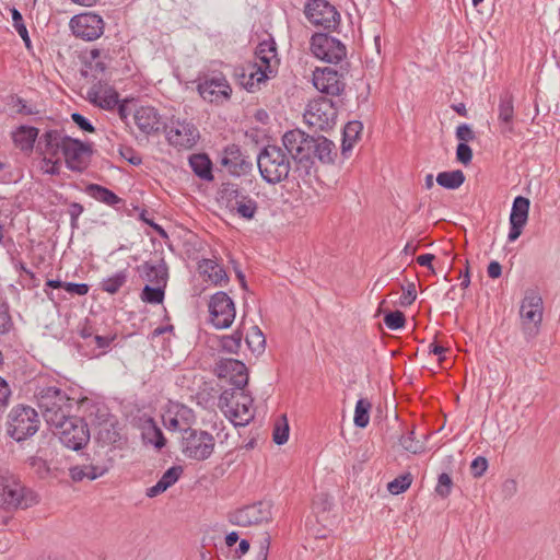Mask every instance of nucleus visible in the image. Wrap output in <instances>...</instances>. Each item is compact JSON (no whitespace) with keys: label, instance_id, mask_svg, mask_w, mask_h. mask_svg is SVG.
<instances>
[{"label":"nucleus","instance_id":"obj_34","mask_svg":"<svg viewBox=\"0 0 560 560\" xmlns=\"http://www.w3.org/2000/svg\"><path fill=\"white\" fill-rule=\"evenodd\" d=\"M85 192L96 201L110 207L124 203V199L118 197L113 190L98 184L86 185Z\"/></svg>","mask_w":560,"mask_h":560},{"label":"nucleus","instance_id":"obj_41","mask_svg":"<svg viewBox=\"0 0 560 560\" xmlns=\"http://www.w3.org/2000/svg\"><path fill=\"white\" fill-rule=\"evenodd\" d=\"M372 405L366 398H360L355 404L353 422L357 428L364 429L370 422Z\"/></svg>","mask_w":560,"mask_h":560},{"label":"nucleus","instance_id":"obj_29","mask_svg":"<svg viewBox=\"0 0 560 560\" xmlns=\"http://www.w3.org/2000/svg\"><path fill=\"white\" fill-rule=\"evenodd\" d=\"M98 423L95 440L103 446L115 445L120 440L118 421L109 413Z\"/></svg>","mask_w":560,"mask_h":560},{"label":"nucleus","instance_id":"obj_26","mask_svg":"<svg viewBox=\"0 0 560 560\" xmlns=\"http://www.w3.org/2000/svg\"><path fill=\"white\" fill-rule=\"evenodd\" d=\"M514 98L511 92L504 91L500 94L498 105V120L500 132L505 138L515 133L514 129Z\"/></svg>","mask_w":560,"mask_h":560},{"label":"nucleus","instance_id":"obj_19","mask_svg":"<svg viewBox=\"0 0 560 560\" xmlns=\"http://www.w3.org/2000/svg\"><path fill=\"white\" fill-rule=\"evenodd\" d=\"M163 132L168 144L178 149H191L200 137L197 127L185 120H177L171 127L165 124Z\"/></svg>","mask_w":560,"mask_h":560},{"label":"nucleus","instance_id":"obj_32","mask_svg":"<svg viewBox=\"0 0 560 560\" xmlns=\"http://www.w3.org/2000/svg\"><path fill=\"white\" fill-rule=\"evenodd\" d=\"M183 472L184 469L179 465L170 467L154 486L147 489V497L154 498L165 492L168 488L178 481Z\"/></svg>","mask_w":560,"mask_h":560},{"label":"nucleus","instance_id":"obj_3","mask_svg":"<svg viewBox=\"0 0 560 560\" xmlns=\"http://www.w3.org/2000/svg\"><path fill=\"white\" fill-rule=\"evenodd\" d=\"M257 165L261 178L271 185L288 179L291 171L289 155L278 145H266L257 155Z\"/></svg>","mask_w":560,"mask_h":560},{"label":"nucleus","instance_id":"obj_52","mask_svg":"<svg viewBox=\"0 0 560 560\" xmlns=\"http://www.w3.org/2000/svg\"><path fill=\"white\" fill-rule=\"evenodd\" d=\"M14 327L10 306L7 302H0V335L9 334Z\"/></svg>","mask_w":560,"mask_h":560},{"label":"nucleus","instance_id":"obj_36","mask_svg":"<svg viewBox=\"0 0 560 560\" xmlns=\"http://www.w3.org/2000/svg\"><path fill=\"white\" fill-rule=\"evenodd\" d=\"M255 57L260 62L258 67L265 71L271 72V60L277 57V47L273 39L262 40L255 49Z\"/></svg>","mask_w":560,"mask_h":560},{"label":"nucleus","instance_id":"obj_59","mask_svg":"<svg viewBox=\"0 0 560 560\" xmlns=\"http://www.w3.org/2000/svg\"><path fill=\"white\" fill-rule=\"evenodd\" d=\"M488 468V460L483 456L476 457L470 464V471L474 477H481Z\"/></svg>","mask_w":560,"mask_h":560},{"label":"nucleus","instance_id":"obj_63","mask_svg":"<svg viewBox=\"0 0 560 560\" xmlns=\"http://www.w3.org/2000/svg\"><path fill=\"white\" fill-rule=\"evenodd\" d=\"M271 544V538L269 534H266L259 541V551L256 556V560H267L269 548Z\"/></svg>","mask_w":560,"mask_h":560},{"label":"nucleus","instance_id":"obj_7","mask_svg":"<svg viewBox=\"0 0 560 560\" xmlns=\"http://www.w3.org/2000/svg\"><path fill=\"white\" fill-rule=\"evenodd\" d=\"M37 411L24 405L11 409L8 416L7 433L16 442H23L33 436L39 429Z\"/></svg>","mask_w":560,"mask_h":560},{"label":"nucleus","instance_id":"obj_50","mask_svg":"<svg viewBox=\"0 0 560 560\" xmlns=\"http://www.w3.org/2000/svg\"><path fill=\"white\" fill-rule=\"evenodd\" d=\"M399 444L408 452L418 454L423 451V444L420 441H416L415 431L410 430L399 439Z\"/></svg>","mask_w":560,"mask_h":560},{"label":"nucleus","instance_id":"obj_15","mask_svg":"<svg viewBox=\"0 0 560 560\" xmlns=\"http://www.w3.org/2000/svg\"><path fill=\"white\" fill-rule=\"evenodd\" d=\"M208 308L210 323L217 329L231 327L235 319L236 311L233 300L226 292H215L210 298Z\"/></svg>","mask_w":560,"mask_h":560},{"label":"nucleus","instance_id":"obj_48","mask_svg":"<svg viewBox=\"0 0 560 560\" xmlns=\"http://www.w3.org/2000/svg\"><path fill=\"white\" fill-rule=\"evenodd\" d=\"M411 482L412 475L410 472H406L389 481L387 485V490L392 494L397 495L404 493L411 486Z\"/></svg>","mask_w":560,"mask_h":560},{"label":"nucleus","instance_id":"obj_13","mask_svg":"<svg viewBox=\"0 0 560 560\" xmlns=\"http://www.w3.org/2000/svg\"><path fill=\"white\" fill-rule=\"evenodd\" d=\"M312 54L327 62L337 65L347 57V47L338 38L328 33H315L310 40Z\"/></svg>","mask_w":560,"mask_h":560},{"label":"nucleus","instance_id":"obj_54","mask_svg":"<svg viewBox=\"0 0 560 560\" xmlns=\"http://www.w3.org/2000/svg\"><path fill=\"white\" fill-rule=\"evenodd\" d=\"M456 160L464 165L470 164L472 160V150L467 143L459 142L457 144Z\"/></svg>","mask_w":560,"mask_h":560},{"label":"nucleus","instance_id":"obj_40","mask_svg":"<svg viewBox=\"0 0 560 560\" xmlns=\"http://www.w3.org/2000/svg\"><path fill=\"white\" fill-rule=\"evenodd\" d=\"M465 179L466 177L462 170L441 172L436 176V183L441 187L450 190L459 188L464 184Z\"/></svg>","mask_w":560,"mask_h":560},{"label":"nucleus","instance_id":"obj_60","mask_svg":"<svg viewBox=\"0 0 560 560\" xmlns=\"http://www.w3.org/2000/svg\"><path fill=\"white\" fill-rule=\"evenodd\" d=\"M72 121L85 132H94L95 128L92 122L80 113L71 114Z\"/></svg>","mask_w":560,"mask_h":560},{"label":"nucleus","instance_id":"obj_51","mask_svg":"<svg viewBox=\"0 0 560 560\" xmlns=\"http://www.w3.org/2000/svg\"><path fill=\"white\" fill-rule=\"evenodd\" d=\"M453 486L452 477L447 472H442L438 477L435 493L442 499H446L451 494Z\"/></svg>","mask_w":560,"mask_h":560},{"label":"nucleus","instance_id":"obj_12","mask_svg":"<svg viewBox=\"0 0 560 560\" xmlns=\"http://www.w3.org/2000/svg\"><path fill=\"white\" fill-rule=\"evenodd\" d=\"M199 95L209 103L222 104L230 100L232 88L222 72L212 71L197 79Z\"/></svg>","mask_w":560,"mask_h":560},{"label":"nucleus","instance_id":"obj_46","mask_svg":"<svg viewBox=\"0 0 560 560\" xmlns=\"http://www.w3.org/2000/svg\"><path fill=\"white\" fill-rule=\"evenodd\" d=\"M148 423L149 425L145 429L144 435L151 436L149 438V442L152 443L158 450L163 448L166 444V439L162 430L156 425L152 418L148 420Z\"/></svg>","mask_w":560,"mask_h":560},{"label":"nucleus","instance_id":"obj_49","mask_svg":"<svg viewBox=\"0 0 560 560\" xmlns=\"http://www.w3.org/2000/svg\"><path fill=\"white\" fill-rule=\"evenodd\" d=\"M384 324L390 330H398L405 327L406 316L401 311H389L384 315Z\"/></svg>","mask_w":560,"mask_h":560},{"label":"nucleus","instance_id":"obj_18","mask_svg":"<svg viewBox=\"0 0 560 560\" xmlns=\"http://www.w3.org/2000/svg\"><path fill=\"white\" fill-rule=\"evenodd\" d=\"M343 71L348 72V68L341 66V72L330 68H316L313 71V85L326 95L339 96L345 91Z\"/></svg>","mask_w":560,"mask_h":560},{"label":"nucleus","instance_id":"obj_8","mask_svg":"<svg viewBox=\"0 0 560 560\" xmlns=\"http://www.w3.org/2000/svg\"><path fill=\"white\" fill-rule=\"evenodd\" d=\"M182 432L180 450L185 457L201 462L212 455L215 440L211 433L192 428L183 429Z\"/></svg>","mask_w":560,"mask_h":560},{"label":"nucleus","instance_id":"obj_55","mask_svg":"<svg viewBox=\"0 0 560 560\" xmlns=\"http://www.w3.org/2000/svg\"><path fill=\"white\" fill-rule=\"evenodd\" d=\"M404 293L400 296L399 304L404 307L411 305L416 298H417V291H416V284L413 282L408 283L407 288H404Z\"/></svg>","mask_w":560,"mask_h":560},{"label":"nucleus","instance_id":"obj_17","mask_svg":"<svg viewBox=\"0 0 560 560\" xmlns=\"http://www.w3.org/2000/svg\"><path fill=\"white\" fill-rule=\"evenodd\" d=\"M70 27L75 37L92 42L103 35L105 22L100 14L85 12L71 18Z\"/></svg>","mask_w":560,"mask_h":560},{"label":"nucleus","instance_id":"obj_22","mask_svg":"<svg viewBox=\"0 0 560 560\" xmlns=\"http://www.w3.org/2000/svg\"><path fill=\"white\" fill-rule=\"evenodd\" d=\"M70 139L71 137L66 135L63 129H47L39 136L36 151L40 155L58 156L62 154Z\"/></svg>","mask_w":560,"mask_h":560},{"label":"nucleus","instance_id":"obj_14","mask_svg":"<svg viewBox=\"0 0 560 560\" xmlns=\"http://www.w3.org/2000/svg\"><path fill=\"white\" fill-rule=\"evenodd\" d=\"M304 13L313 25L328 32L335 31L340 24V13L327 0H307Z\"/></svg>","mask_w":560,"mask_h":560},{"label":"nucleus","instance_id":"obj_10","mask_svg":"<svg viewBox=\"0 0 560 560\" xmlns=\"http://www.w3.org/2000/svg\"><path fill=\"white\" fill-rule=\"evenodd\" d=\"M303 116L310 127H314L319 131H328L337 122L338 109L332 100L326 96H318L308 103Z\"/></svg>","mask_w":560,"mask_h":560},{"label":"nucleus","instance_id":"obj_25","mask_svg":"<svg viewBox=\"0 0 560 560\" xmlns=\"http://www.w3.org/2000/svg\"><path fill=\"white\" fill-rule=\"evenodd\" d=\"M220 163L234 176L245 175L253 167V163L243 155L240 145L234 143L224 148Z\"/></svg>","mask_w":560,"mask_h":560},{"label":"nucleus","instance_id":"obj_31","mask_svg":"<svg viewBox=\"0 0 560 560\" xmlns=\"http://www.w3.org/2000/svg\"><path fill=\"white\" fill-rule=\"evenodd\" d=\"M139 276L153 284H167V266L161 260L160 265H154L150 261H144L142 265L137 266Z\"/></svg>","mask_w":560,"mask_h":560},{"label":"nucleus","instance_id":"obj_1","mask_svg":"<svg viewBox=\"0 0 560 560\" xmlns=\"http://www.w3.org/2000/svg\"><path fill=\"white\" fill-rule=\"evenodd\" d=\"M282 143L295 162L294 172L301 178L316 173L315 159L322 164H334L337 156L335 143L324 136H310L300 129L287 131Z\"/></svg>","mask_w":560,"mask_h":560},{"label":"nucleus","instance_id":"obj_24","mask_svg":"<svg viewBox=\"0 0 560 560\" xmlns=\"http://www.w3.org/2000/svg\"><path fill=\"white\" fill-rule=\"evenodd\" d=\"M135 124L145 136L156 135L165 128V122L153 106H141L133 113Z\"/></svg>","mask_w":560,"mask_h":560},{"label":"nucleus","instance_id":"obj_21","mask_svg":"<svg viewBox=\"0 0 560 560\" xmlns=\"http://www.w3.org/2000/svg\"><path fill=\"white\" fill-rule=\"evenodd\" d=\"M214 372L219 378H229L233 388L243 389L248 384V370L244 362L236 359H221Z\"/></svg>","mask_w":560,"mask_h":560},{"label":"nucleus","instance_id":"obj_5","mask_svg":"<svg viewBox=\"0 0 560 560\" xmlns=\"http://www.w3.org/2000/svg\"><path fill=\"white\" fill-rule=\"evenodd\" d=\"M50 428L60 443L71 451L82 450L90 441L91 435L86 421L73 413L63 420L60 419Z\"/></svg>","mask_w":560,"mask_h":560},{"label":"nucleus","instance_id":"obj_53","mask_svg":"<svg viewBox=\"0 0 560 560\" xmlns=\"http://www.w3.org/2000/svg\"><path fill=\"white\" fill-rule=\"evenodd\" d=\"M118 152L124 160L133 166H139L142 163L141 155L132 147L120 145Z\"/></svg>","mask_w":560,"mask_h":560},{"label":"nucleus","instance_id":"obj_35","mask_svg":"<svg viewBox=\"0 0 560 560\" xmlns=\"http://www.w3.org/2000/svg\"><path fill=\"white\" fill-rule=\"evenodd\" d=\"M189 165L200 179L206 182L213 180L212 162L209 156L205 153L192 154L189 158Z\"/></svg>","mask_w":560,"mask_h":560},{"label":"nucleus","instance_id":"obj_16","mask_svg":"<svg viewBox=\"0 0 560 560\" xmlns=\"http://www.w3.org/2000/svg\"><path fill=\"white\" fill-rule=\"evenodd\" d=\"M68 142L62 152L66 167L74 173H84L94 152L92 143L72 137Z\"/></svg>","mask_w":560,"mask_h":560},{"label":"nucleus","instance_id":"obj_2","mask_svg":"<svg viewBox=\"0 0 560 560\" xmlns=\"http://www.w3.org/2000/svg\"><path fill=\"white\" fill-rule=\"evenodd\" d=\"M34 398L47 424H56L60 419L73 413L77 401L66 390L56 385L38 386Z\"/></svg>","mask_w":560,"mask_h":560},{"label":"nucleus","instance_id":"obj_4","mask_svg":"<svg viewBox=\"0 0 560 560\" xmlns=\"http://www.w3.org/2000/svg\"><path fill=\"white\" fill-rule=\"evenodd\" d=\"M253 402V397L244 388H228L219 396L218 406L235 427H245L254 419Z\"/></svg>","mask_w":560,"mask_h":560},{"label":"nucleus","instance_id":"obj_27","mask_svg":"<svg viewBox=\"0 0 560 560\" xmlns=\"http://www.w3.org/2000/svg\"><path fill=\"white\" fill-rule=\"evenodd\" d=\"M86 100L94 106L102 109L113 110L119 103V94L112 86L106 88L104 92H102V84L100 80L89 89Z\"/></svg>","mask_w":560,"mask_h":560},{"label":"nucleus","instance_id":"obj_47","mask_svg":"<svg viewBox=\"0 0 560 560\" xmlns=\"http://www.w3.org/2000/svg\"><path fill=\"white\" fill-rule=\"evenodd\" d=\"M289 424L287 420V416L282 415L276 422L272 440L276 444L282 445L288 442L289 439Z\"/></svg>","mask_w":560,"mask_h":560},{"label":"nucleus","instance_id":"obj_43","mask_svg":"<svg viewBox=\"0 0 560 560\" xmlns=\"http://www.w3.org/2000/svg\"><path fill=\"white\" fill-rule=\"evenodd\" d=\"M246 345L253 353H261L265 350L266 338L258 326H253L245 337Z\"/></svg>","mask_w":560,"mask_h":560},{"label":"nucleus","instance_id":"obj_56","mask_svg":"<svg viewBox=\"0 0 560 560\" xmlns=\"http://www.w3.org/2000/svg\"><path fill=\"white\" fill-rule=\"evenodd\" d=\"M456 138L464 143L475 140L476 135L471 127L467 124H462L456 128Z\"/></svg>","mask_w":560,"mask_h":560},{"label":"nucleus","instance_id":"obj_11","mask_svg":"<svg viewBox=\"0 0 560 560\" xmlns=\"http://www.w3.org/2000/svg\"><path fill=\"white\" fill-rule=\"evenodd\" d=\"M271 501L261 500L228 513V521L235 526H256L272 521Z\"/></svg>","mask_w":560,"mask_h":560},{"label":"nucleus","instance_id":"obj_33","mask_svg":"<svg viewBox=\"0 0 560 560\" xmlns=\"http://www.w3.org/2000/svg\"><path fill=\"white\" fill-rule=\"evenodd\" d=\"M199 270L214 285H225L229 282V276L224 267L215 260L202 259L199 262Z\"/></svg>","mask_w":560,"mask_h":560},{"label":"nucleus","instance_id":"obj_58","mask_svg":"<svg viewBox=\"0 0 560 560\" xmlns=\"http://www.w3.org/2000/svg\"><path fill=\"white\" fill-rule=\"evenodd\" d=\"M116 339V335H108V336H102L98 335L97 331L94 334L91 341L88 342V345H91L92 342L95 343L96 348L100 350H106L109 348L112 342Z\"/></svg>","mask_w":560,"mask_h":560},{"label":"nucleus","instance_id":"obj_44","mask_svg":"<svg viewBox=\"0 0 560 560\" xmlns=\"http://www.w3.org/2000/svg\"><path fill=\"white\" fill-rule=\"evenodd\" d=\"M145 284L141 291L140 298L143 302L149 304H160L163 302L165 296V288L163 284Z\"/></svg>","mask_w":560,"mask_h":560},{"label":"nucleus","instance_id":"obj_37","mask_svg":"<svg viewBox=\"0 0 560 560\" xmlns=\"http://www.w3.org/2000/svg\"><path fill=\"white\" fill-rule=\"evenodd\" d=\"M363 125L359 120L347 122L342 131L341 154L347 158V153L352 150L353 144L359 139Z\"/></svg>","mask_w":560,"mask_h":560},{"label":"nucleus","instance_id":"obj_64","mask_svg":"<svg viewBox=\"0 0 560 560\" xmlns=\"http://www.w3.org/2000/svg\"><path fill=\"white\" fill-rule=\"evenodd\" d=\"M27 463L31 467L35 468L37 472L48 471L47 462L39 456H31L27 458Z\"/></svg>","mask_w":560,"mask_h":560},{"label":"nucleus","instance_id":"obj_62","mask_svg":"<svg viewBox=\"0 0 560 560\" xmlns=\"http://www.w3.org/2000/svg\"><path fill=\"white\" fill-rule=\"evenodd\" d=\"M65 290L70 294L85 295L90 287L86 283L66 282Z\"/></svg>","mask_w":560,"mask_h":560},{"label":"nucleus","instance_id":"obj_28","mask_svg":"<svg viewBox=\"0 0 560 560\" xmlns=\"http://www.w3.org/2000/svg\"><path fill=\"white\" fill-rule=\"evenodd\" d=\"M109 470L107 460H96L90 464L77 465L69 469L71 479L75 482L83 479L95 480L104 476Z\"/></svg>","mask_w":560,"mask_h":560},{"label":"nucleus","instance_id":"obj_57","mask_svg":"<svg viewBox=\"0 0 560 560\" xmlns=\"http://www.w3.org/2000/svg\"><path fill=\"white\" fill-rule=\"evenodd\" d=\"M84 207L79 202H71L68 208V213L70 215V225L71 228L78 229L79 228V217L83 213Z\"/></svg>","mask_w":560,"mask_h":560},{"label":"nucleus","instance_id":"obj_20","mask_svg":"<svg viewBox=\"0 0 560 560\" xmlns=\"http://www.w3.org/2000/svg\"><path fill=\"white\" fill-rule=\"evenodd\" d=\"M542 299L535 290L526 292L521 304V317L524 322L533 323L534 328H524V332L529 337H534L538 332V328L542 320Z\"/></svg>","mask_w":560,"mask_h":560},{"label":"nucleus","instance_id":"obj_45","mask_svg":"<svg viewBox=\"0 0 560 560\" xmlns=\"http://www.w3.org/2000/svg\"><path fill=\"white\" fill-rule=\"evenodd\" d=\"M10 12L12 15L13 26L15 31L23 39L25 47L30 50L32 48V42L21 12L16 8H11Z\"/></svg>","mask_w":560,"mask_h":560},{"label":"nucleus","instance_id":"obj_9","mask_svg":"<svg viewBox=\"0 0 560 560\" xmlns=\"http://www.w3.org/2000/svg\"><path fill=\"white\" fill-rule=\"evenodd\" d=\"M39 502L38 495L33 490L20 482L0 478V504L5 510L28 509Z\"/></svg>","mask_w":560,"mask_h":560},{"label":"nucleus","instance_id":"obj_39","mask_svg":"<svg viewBox=\"0 0 560 560\" xmlns=\"http://www.w3.org/2000/svg\"><path fill=\"white\" fill-rule=\"evenodd\" d=\"M128 277L127 269L119 270L113 276L104 278L100 282V289L106 293L116 294L126 284Z\"/></svg>","mask_w":560,"mask_h":560},{"label":"nucleus","instance_id":"obj_30","mask_svg":"<svg viewBox=\"0 0 560 560\" xmlns=\"http://www.w3.org/2000/svg\"><path fill=\"white\" fill-rule=\"evenodd\" d=\"M39 138V129L33 126L22 125L12 131V141L22 152L33 151L36 140Z\"/></svg>","mask_w":560,"mask_h":560},{"label":"nucleus","instance_id":"obj_61","mask_svg":"<svg viewBox=\"0 0 560 560\" xmlns=\"http://www.w3.org/2000/svg\"><path fill=\"white\" fill-rule=\"evenodd\" d=\"M43 163L49 165L48 168L45 170L46 174H49L51 176H56L60 174V159L57 156H46L43 158Z\"/></svg>","mask_w":560,"mask_h":560},{"label":"nucleus","instance_id":"obj_6","mask_svg":"<svg viewBox=\"0 0 560 560\" xmlns=\"http://www.w3.org/2000/svg\"><path fill=\"white\" fill-rule=\"evenodd\" d=\"M219 195L225 208L244 220H253L258 212V202L235 183H223Z\"/></svg>","mask_w":560,"mask_h":560},{"label":"nucleus","instance_id":"obj_42","mask_svg":"<svg viewBox=\"0 0 560 560\" xmlns=\"http://www.w3.org/2000/svg\"><path fill=\"white\" fill-rule=\"evenodd\" d=\"M243 331L237 328L231 335H224L220 338V347L223 351L237 354L242 347Z\"/></svg>","mask_w":560,"mask_h":560},{"label":"nucleus","instance_id":"obj_23","mask_svg":"<svg viewBox=\"0 0 560 560\" xmlns=\"http://www.w3.org/2000/svg\"><path fill=\"white\" fill-rule=\"evenodd\" d=\"M529 206L530 201L528 198L523 196L514 198L510 213L509 242H514L521 236L523 228L528 220Z\"/></svg>","mask_w":560,"mask_h":560},{"label":"nucleus","instance_id":"obj_38","mask_svg":"<svg viewBox=\"0 0 560 560\" xmlns=\"http://www.w3.org/2000/svg\"><path fill=\"white\" fill-rule=\"evenodd\" d=\"M247 79L245 82V90L248 92H255L259 89L260 83H264L268 79V72L264 68L258 67V62H246Z\"/></svg>","mask_w":560,"mask_h":560}]
</instances>
